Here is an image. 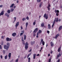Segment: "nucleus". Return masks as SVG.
Returning <instances> with one entry per match:
<instances>
[{"instance_id":"28","label":"nucleus","mask_w":62,"mask_h":62,"mask_svg":"<svg viewBox=\"0 0 62 62\" xmlns=\"http://www.w3.org/2000/svg\"><path fill=\"white\" fill-rule=\"evenodd\" d=\"M44 23H42L41 24V26L42 27H44Z\"/></svg>"},{"instance_id":"21","label":"nucleus","mask_w":62,"mask_h":62,"mask_svg":"<svg viewBox=\"0 0 62 62\" xmlns=\"http://www.w3.org/2000/svg\"><path fill=\"white\" fill-rule=\"evenodd\" d=\"M56 18H55V20H54V21L53 22V24H55V22H56Z\"/></svg>"},{"instance_id":"24","label":"nucleus","mask_w":62,"mask_h":62,"mask_svg":"<svg viewBox=\"0 0 62 62\" xmlns=\"http://www.w3.org/2000/svg\"><path fill=\"white\" fill-rule=\"evenodd\" d=\"M26 38V35H24V40H25Z\"/></svg>"},{"instance_id":"59","label":"nucleus","mask_w":62,"mask_h":62,"mask_svg":"<svg viewBox=\"0 0 62 62\" xmlns=\"http://www.w3.org/2000/svg\"><path fill=\"white\" fill-rule=\"evenodd\" d=\"M39 34V32H38L37 33V35L38 36Z\"/></svg>"},{"instance_id":"43","label":"nucleus","mask_w":62,"mask_h":62,"mask_svg":"<svg viewBox=\"0 0 62 62\" xmlns=\"http://www.w3.org/2000/svg\"><path fill=\"white\" fill-rule=\"evenodd\" d=\"M47 33L48 34H49L50 33V31H47Z\"/></svg>"},{"instance_id":"5","label":"nucleus","mask_w":62,"mask_h":62,"mask_svg":"<svg viewBox=\"0 0 62 62\" xmlns=\"http://www.w3.org/2000/svg\"><path fill=\"white\" fill-rule=\"evenodd\" d=\"M38 28H36L33 31V33H36L38 31Z\"/></svg>"},{"instance_id":"47","label":"nucleus","mask_w":62,"mask_h":62,"mask_svg":"<svg viewBox=\"0 0 62 62\" xmlns=\"http://www.w3.org/2000/svg\"><path fill=\"white\" fill-rule=\"evenodd\" d=\"M0 49H2V46L0 45Z\"/></svg>"},{"instance_id":"62","label":"nucleus","mask_w":62,"mask_h":62,"mask_svg":"<svg viewBox=\"0 0 62 62\" xmlns=\"http://www.w3.org/2000/svg\"><path fill=\"white\" fill-rule=\"evenodd\" d=\"M61 21V19H59V20L58 21H59V22H60V21Z\"/></svg>"},{"instance_id":"9","label":"nucleus","mask_w":62,"mask_h":62,"mask_svg":"<svg viewBox=\"0 0 62 62\" xmlns=\"http://www.w3.org/2000/svg\"><path fill=\"white\" fill-rule=\"evenodd\" d=\"M62 29V26H60L59 28H58L59 29V31Z\"/></svg>"},{"instance_id":"50","label":"nucleus","mask_w":62,"mask_h":62,"mask_svg":"<svg viewBox=\"0 0 62 62\" xmlns=\"http://www.w3.org/2000/svg\"><path fill=\"white\" fill-rule=\"evenodd\" d=\"M5 50H3V53H4V54H5Z\"/></svg>"},{"instance_id":"4","label":"nucleus","mask_w":62,"mask_h":62,"mask_svg":"<svg viewBox=\"0 0 62 62\" xmlns=\"http://www.w3.org/2000/svg\"><path fill=\"white\" fill-rule=\"evenodd\" d=\"M41 42L42 43L43 45L44 46L45 45V42L44 41H43V39H41Z\"/></svg>"},{"instance_id":"17","label":"nucleus","mask_w":62,"mask_h":62,"mask_svg":"<svg viewBox=\"0 0 62 62\" xmlns=\"http://www.w3.org/2000/svg\"><path fill=\"white\" fill-rule=\"evenodd\" d=\"M61 49V47H60L59 48H58V52H59L60 51Z\"/></svg>"},{"instance_id":"54","label":"nucleus","mask_w":62,"mask_h":62,"mask_svg":"<svg viewBox=\"0 0 62 62\" xmlns=\"http://www.w3.org/2000/svg\"><path fill=\"white\" fill-rule=\"evenodd\" d=\"M0 58H1V59L3 58V56L2 55L0 56Z\"/></svg>"},{"instance_id":"33","label":"nucleus","mask_w":62,"mask_h":62,"mask_svg":"<svg viewBox=\"0 0 62 62\" xmlns=\"http://www.w3.org/2000/svg\"><path fill=\"white\" fill-rule=\"evenodd\" d=\"M43 47H41V48H40V50L39 51L40 52H41L42 50V49H43Z\"/></svg>"},{"instance_id":"55","label":"nucleus","mask_w":62,"mask_h":62,"mask_svg":"<svg viewBox=\"0 0 62 62\" xmlns=\"http://www.w3.org/2000/svg\"><path fill=\"white\" fill-rule=\"evenodd\" d=\"M32 54V53H31L29 54L28 55H29L30 56V55H31V54Z\"/></svg>"},{"instance_id":"14","label":"nucleus","mask_w":62,"mask_h":62,"mask_svg":"<svg viewBox=\"0 0 62 62\" xmlns=\"http://www.w3.org/2000/svg\"><path fill=\"white\" fill-rule=\"evenodd\" d=\"M15 5L14 4H12L10 6V8H13L14 6Z\"/></svg>"},{"instance_id":"63","label":"nucleus","mask_w":62,"mask_h":62,"mask_svg":"<svg viewBox=\"0 0 62 62\" xmlns=\"http://www.w3.org/2000/svg\"><path fill=\"white\" fill-rule=\"evenodd\" d=\"M60 59H58V61H57V62H60Z\"/></svg>"},{"instance_id":"40","label":"nucleus","mask_w":62,"mask_h":62,"mask_svg":"<svg viewBox=\"0 0 62 62\" xmlns=\"http://www.w3.org/2000/svg\"><path fill=\"white\" fill-rule=\"evenodd\" d=\"M23 33H21L20 34V36H22L23 35Z\"/></svg>"},{"instance_id":"12","label":"nucleus","mask_w":62,"mask_h":62,"mask_svg":"<svg viewBox=\"0 0 62 62\" xmlns=\"http://www.w3.org/2000/svg\"><path fill=\"white\" fill-rule=\"evenodd\" d=\"M59 36V34H57L55 36L54 38L55 39H57V37Z\"/></svg>"},{"instance_id":"51","label":"nucleus","mask_w":62,"mask_h":62,"mask_svg":"<svg viewBox=\"0 0 62 62\" xmlns=\"http://www.w3.org/2000/svg\"><path fill=\"white\" fill-rule=\"evenodd\" d=\"M36 35V34H34L33 35V36L34 37H35Z\"/></svg>"},{"instance_id":"13","label":"nucleus","mask_w":62,"mask_h":62,"mask_svg":"<svg viewBox=\"0 0 62 62\" xmlns=\"http://www.w3.org/2000/svg\"><path fill=\"white\" fill-rule=\"evenodd\" d=\"M48 29H51V26L50 25V24H48Z\"/></svg>"},{"instance_id":"60","label":"nucleus","mask_w":62,"mask_h":62,"mask_svg":"<svg viewBox=\"0 0 62 62\" xmlns=\"http://www.w3.org/2000/svg\"><path fill=\"white\" fill-rule=\"evenodd\" d=\"M25 43L24 42L23 43V45H25Z\"/></svg>"},{"instance_id":"1","label":"nucleus","mask_w":62,"mask_h":62,"mask_svg":"<svg viewBox=\"0 0 62 62\" xmlns=\"http://www.w3.org/2000/svg\"><path fill=\"white\" fill-rule=\"evenodd\" d=\"M10 44L8 42L7 43V45L6 46V45H5L4 46V48L5 49H6L7 50H8V49L9 47Z\"/></svg>"},{"instance_id":"56","label":"nucleus","mask_w":62,"mask_h":62,"mask_svg":"<svg viewBox=\"0 0 62 62\" xmlns=\"http://www.w3.org/2000/svg\"><path fill=\"white\" fill-rule=\"evenodd\" d=\"M32 51V49H31L30 50V51H29V52H31Z\"/></svg>"},{"instance_id":"8","label":"nucleus","mask_w":62,"mask_h":62,"mask_svg":"<svg viewBox=\"0 0 62 62\" xmlns=\"http://www.w3.org/2000/svg\"><path fill=\"white\" fill-rule=\"evenodd\" d=\"M12 36L14 37H15L16 35V33H13L12 34Z\"/></svg>"},{"instance_id":"2","label":"nucleus","mask_w":62,"mask_h":62,"mask_svg":"<svg viewBox=\"0 0 62 62\" xmlns=\"http://www.w3.org/2000/svg\"><path fill=\"white\" fill-rule=\"evenodd\" d=\"M55 13H56V15L57 16H59V13L60 12L59 11V10H55Z\"/></svg>"},{"instance_id":"6","label":"nucleus","mask_w":62,"mask_h":62,"mask_svg":"<svg viewBox=\"0 0 62 62\" xmlns=\"http://www.w3.org/2000/svg\"><path fill=\"white\" fill-rule=\"evenodd\" d=\"M19 22H17L16 24L15 25V27H16V29H17V27L19 25Z\"/></svg>"},{"instance_id":"25","label":"nucleus","mask_w":62,"mask_h":62,"mask_svg":"<svg viewBox=\"0 0 62 62\" xmlns=\"http://www.w3.org/2000/svg\"><path fill=\"white\" fill-rule=\"evenodd\" d=\"M42 4H43L42 2H41L40 3V4L39 5V7L40 8L41 7V5H42Z\"/></svg>"},{"instance_id":"27","label":"nucleus","mask_w":62,"mask_h":62,"mask_svg":"<svg viewBox=\"0 0 62 62\" xmlns=\"http://www.w3.org/2000/svg\"><path fill=\"white\" fill-rule=\"evenodd\" d=\"M8 56L7 55H6L5 56L4 58L5 59H7Z\"/></svg>"},{"instance_id":"38","label":"nucleus","mask_w":62,"mask_h":62,"mask_svg":"<svg viewBox=\"0 0 62 62\" xmlns=\"http://www.w3.org/2000/svg\"><path fill=\"white\" fill-rule=\"evenodd\" d=\"M41 0H37V2H40Z\"/></svg>"},{"instance_id":"26","label":"nucleus","mask_w":62,"mask_h":62,"mask_svg":"<svg viewBox=\"0 0 62 62\" xmlns=\"http://www.w3.org/2000/svg\"><path fill=\"white\" fill-rule=\"evenodd\" d=\"M58 20H59L58 18H56V19H55V21H56V22H58Z\"/></svg>"},{"instance_id":"45","label":"nucleus","mask_w":62,"mask_h":62,"mask_svg":"<svg viewBox=\"0 0 62 62\" xmlns=\"http://www.w3.org/2000/svg\"><path fill=\"white\" fill-rule=\"evenodd\" d=\"M54 24L53 23V24H52V28H53L54 27Z\"/></svg>"},{"instance_id":"30","label":"nucleus","mask_w":62,"mask_h":62,"mask_svg":"<svg viewBox=\"0 0 62 62\" xmlns=\"http://www.w3.org/2000/svg\"><path fill=\"white\" fill-rule=\"evenodd\" d=\"M28 62H30V61L31 60V58H30L29 57L28 59Z\"/></svg>"},{"instance_id":"49","label":"nucleus","mask_w":62,"mask_h":62,"mask_svg":"<svg viewBox=\"0 0 62 62\" xmlns=\"http://www.w3.org/2000/svg\"><path fill=\"white\" fill-rule=\"evenodd\" d=\"M21 29L22 30L23 29V28L22 26L21 27Z\"/></svg>"},{"instance_id":"48","label":"nucleus","mask_w":62,"mask_h":62,"mask_svg":"<svg viewBox=\"0 0 62 62\" xmlns=\"http://www.w3.org/2000/svg\"><path fill=\"white\" fill-rule=\"evenodd\" d=\"M26 19L27 20H29V17L27 16V17H26Z\"/></svg>"},{"instance_id":"3","label":"nucleus","mask_w":62,"mask_h":62,"mask_svg":"<svg viewBox=\"0 0 62 62\" xmlns=\"http://www.w3.org/2000/svg\"><path fill=\"white\" fill-rule=\"evenodd\" d=\"M44 18H45L46 19H47L48 17V14H45L44 15Z\"/></svg>"},{"instance_id":"16","label":"nucleus","mask_w":62,"mask_h":62,"mask_svg":"<svg viewBox=\"0 0 62 62\" xmlns=\"http://www.w3.org/2000/svg\"><path fill=\"white\" fill-rule=\"evenodd\" d=\"M0 44H1V45H3L4 44V42L3 41H2L0 42Z\"/></svg>"},{"instance_id":"10","label":"nucleus","mask_w":62,"mask_h":62,"mask_svg":"<svg viewBox=\"0 0 62 62\" xmlns=\"http://www.w3.org/2000/svg\"><path fill=\"white\" fill-rule=\"evenodd\" d=\"M4 14V12L3 11H2L1 12L0 14V16H1V15H3Z\"/></svg>"},{"instance_id":"42","label":"nucleus","mask_w":62,"mask_h":62,"mask_svg":"<svg viewBox=\"0 0 62 62\" xmlns=\"http://www.w3.org/2000/svg\"><path fill=\"white\" fill-rule=\"evenodd\" d=\"M36 24V22H33V25H35Z\"/></svg>"},{"instance_id":"34","label":"nucleus","mask_w":62,"mask_h":62,"mask_svg":"<svg viewBox=\"0 0 62 62\" xmlns=\"http://www.w3.org/2000/svg\"><path fill=\"white\" fill-rule=\"evenodd\" d=\"M28 25V23H26V27H27V26Z\"/></svg>"},{"instance_id":"52","label":"nucleus","mask_w":62,"mask_h":62,"mask_svg":"<svg viewBox=\"0 0 62 62\" xmlns=\"http://www.w3.org/2000/svg\"><path fill=\"white\" fill-rule=\"evenodd\" d=\"M3 7V5H1L0 6V8H2Z\"/></svg>"},{"instance_id":"7","label":"nucleus","mask_w":62,"mask_h":62,"mask_svg":"<svg viewBox=\"0 0 62 62\" xmlns=\"http://www.w3.org/2000/svg\"><path fill=\"white\" fill-rule=\"evenodd\" d=\"M12 40L11 39L9 38H7L6 39V40L7 41H11Z\"/></svg>"},{"instance_id":"35","label":"nucleus","mask_w":62,"mask_h":62,"mask_svg":"<svg viewBox=\"0 0 62 62\" xmlns=\"http://www.w3.org/2000/svg\"><path fill=\"white\" fill-rule=\"evenodd\" d=\"M31 44L32 45H33V42L32 41H31Z\"/></svg>"},{"instance_id":"19","label":"nucleus","mask_w":62,"mask_h":62,"mask_svg":"<svg viewBox=\"0 0 62 62\" xmlns=\"http://www.w3.org/2000/svg\"><path fill=\"white\" fill-rule=\"evenodd\" d=\"M5 16H7L8 17H9V15H8V13H6L5 14Z\"/></svg>"},{"instance_id":"39","label":"nucleus","mask_w":62,"mask_h":62,"mask_svg":"<svg viewBox=\"0 0 62 62\" xmlns=\"http://www.w3.org/2000/svg\"><path fill=\"white\" fill-rule=\"evenodd\" d=\"M47 8H48V10H50V7H47Z\"/></svg>"},{"instance_id":"20","label":"nucleus","mask_w":62,"mask_h":62,"mask_svg":"<svg viewBox=\"0 0 62 62\" xmlns=\"http://www.w3.org/2000/svg\"><path fill=\"white\" fill-rule=\"evenodd\" d=\"M25 46V49L26 50H27L28 49V47L27 46Z\"/></svg>"},{"instance_id":"37","label":"nucleus","mask_w":62,"mask_h":62,"mask_svg":"<svg viewBox=\"0 0 62 62\" xmlns=\"http://www.w3.org/2000/svg\"><path fill=\"white\" fill-rule=\"evenodd\" d=\"M14 21H16V17H15L14 18Z\"/></svg>"},{"instance_id":"15","label":"nucleus","mask_w":62,"mask_h":62,"mask_svg":"<svg viewBox=\"0 0 62 62\" xmlns=\"http://www.w3.org/2000/svg\"><path fill=\"white\" fill-rule=\"evenodd\" d=\"M36 54H33V59H35L36 58Z\"/></svg>"},{"instance_id":"44","label":"nucleus","mask_w":62,"mask_h":62,"mask_svg":"<svg viewBox=\"0 0 62 62\" xmlns=\"http://www.w3.org/2000/svg\"><path fill=\"white\" fill-rule=\"evenodd\" d=\"M22 41H24L23 40V37H22Z\"/></svg>"},{"instance_id":"23","label":"nucleus","mask_w":62,"mask_h":62,"mask_svg":"<svg viewBox=\"0 0 62 62\" xmlns=\"http://www.w3.org/2000/svg\"><path fill=\"white\" fill-rule=\"evenodd\" d=\"M29 45V44L27 42H26L25 44V46H28Z\"/></svg>"},{"instance_id":"61","label":"nucleus","mask_w":62,"mask_h":62,"mask_svg":"<svg viewBox=\"0 0 62 62\" xmlns=\"http://www.w3.org/2000/svg\"><path fill=\"white\" fill-rule=\"evenodd\" d=\"M21 32H22V33H23V34L24 32V31H21Z\"/></svg>"},{"instance_id":"57","label":"nucleus","mask_w":62,"mask_h":62,"mask_svg":"<svg viewBox=\"0 0 62 62\" xmlns=\"http://www.w3.org/2000/svg\"><path fill=\"white\" fill-rule=\"evenodd\" d=\"M59 57H60L61 56V54L59 53Z\"/></svg>"},{"instance_id":"36","label":"nucleus","mask_w":62,"mask_h":62,"mask_svg":"<svg viewBox=\"0 0 62 62\" xmlns=\"http://www.w3.org/2000/svg\"><path fill=\"white\" fill-rule=\"evenodd\" d=\"M51 58H50V59L49 60L48 62H51Z\"/></svg>"},{"instance_id":"64","label":"nucleus","mask_w":62,"mask_h":62,"mask_svg":"<svg viewBox=\"0 0 62 62\" xmlns=\"http://www.w3.org/2000/svg\"><path fill=\"white\" fill-rule=\"evenodd\" d=\"M1 38L2 39H4V37L3 36H2L1 37Z\"/></svg>"},{"instance_id":"58","label":"nucleus","mask_w":62,"mask_h":62,"mask_svg":"<svg viewBox=\"0 0 62 62\" xmlns=\"http://www.w3.org/2000/svg\"><path fill=\"white\" fill-rule=\"evenodd\" d=\"M53 53V52H52V51H51L50 52V53L51 54H52Z\"/></svg>"},{"instance_id":"46","label":"nucleus","mask_w":62,"mask_h":62,"mask_svg":"<svg viewBox=\"0 0 62 62\" xmlns=\"http://www.w3.org/2000/svg\"><path fill=\"white\" fill-rule=\"evenodd\" d=\"M25 19H25L24 18H23V19L22 20L23 21H24V20H25Z\"/></svg>"},{"instance_id":"41","label":"nucleus","mask_w":62,"mask_h":62,"mask_svg":"<svg viewBox=\"0 0 62 62\" xmlns=\"http://www.w3.org/2000/svg\"><path fill=\"white\" fill-rule=\"evenodd\" d=\"M18 59H17L16 60L15 62H18Z\"/></svg>"},{"instance_id":"53","label":"nucleus","mask_w":62,"mask_h":62,"mask_svg":"<svg viewBox=\"0 0 62 62\" xmlns=\"http://www.w3.org/2000/svg\"><path fill=\"white\" fill-rule=\"evenodd\" d=\"M51 6V5L50 4H48V7H50Z\"/></svg>"},{"instance_id":"29","label":"nucleus","mask_w":62,"mask_h":62,"mask_svg":"<svg viewBox=\"0 0 62 62\" xmlns=\"http://www.w3.org/2000/svg\"><path fill=\"white\" fill-rule=\"evenodd\" d=\"M7 13H8L9 14H10V10H8L7 11Z\"/></svg>"},{"instance_id":"31","label":"nucleus","mask_w":62,"mask_h":62,"mask_svg":"<svg viewBox=\"0 0 62 62\" xmlns=\"http://www.w3.org/2000/svg\"><path fill=\"white\" fill-rule=\"evenodd\" d=\"M14 10V9H13L12 8H11L10 10V11L11 12H13Z\"/></svg>"},{"instance_id":"11","label":"nucleus","mask_w":62,"mask_h":62,"mask_svg":"<svg viewBox=\"0 0 62 62\" xmlns=\"http://www.w3.org/2000/svg\"><path fill=\"white\" fill-rule=\"evenodd\" d=\"M4 14V12L3 11H2L1 12L0 14V16H1V15H3Z\"/></svg>"},{"instance_id":"22","label":"nucleus","mask_w":62,"mask_h":62,"mask_svg":"<svg viewBox=\"0 0 62 62\" xmlns=\"http://www.w3.org/2000/svg\"><path fill=\"white\" fill-rule=\"evenodd\" d=\"M11 53H9L8 54V57H11Z\"/></svg>"},{"instance_id":"32","label":"nucleus","mask_w":62,"mask_h":62,"mask_svg":"<svg viewBox=\"0 0 62 62\" xmlns=\"http://www.w3.org/2000/svg\"><path fill=\"white\" fill-rule=\"evenodd\" d=\"M41 32H42V31L40 30H39V31L38 33H41Z\"/></svg>"},{"instance_id":"18","label":"nucleus","mask_w":62,"mask_h":62,"mask_svg":"<svg viewBox=\"0 0 62 62\" xmlns=\"http://www.w3.org/2000/svg\"><path fill=\"white\" fill-rule=\"evenodd\" d=\"M51 46L52 47L54 46V45L53 44V43L52 42H51L50 43Z\"/></svg>"}]
</instances>
